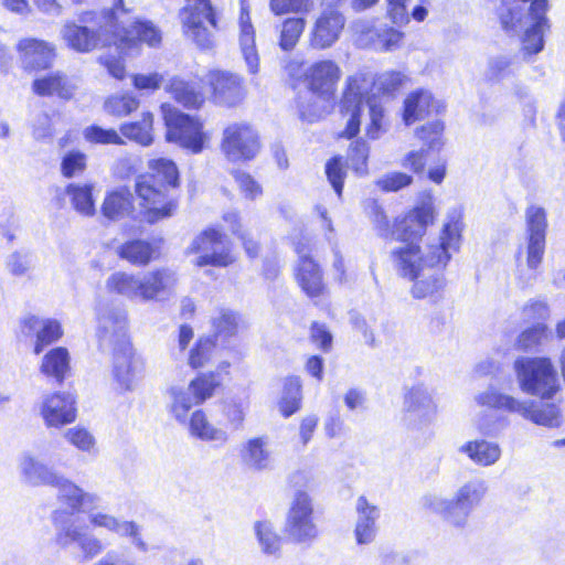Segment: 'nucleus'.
<instances>
[{
  "label": "nucleus",
  "instance_id": "052dcab7",
  "mask_svg": "<svg viewBox=\"0 0 565 565\" xmlns=\"http://www.w3.org/2000/svg\"><path fill=\"white\" fill-rule=\"evenodd\" d=\"M550 30H543V28H534L526 25L522 44L525 54L534 55L543 51L544 49V36Z\"/></svg>",
  "mask_w": 565,
  "mask_h": 565
},
{
  "label": "nucleus",
  "instance_id": "c03bdc74",
  "mask_svg": "<svg viewBox=\"0 0 565 565\" xmlns=\"http://www.w3.org/2000/svg\"><path fill=\"white\" fill-rule=\"evenodd\" d=\"M140 100L132 93H117L104 102V110L114 117L122 118L138 109Z\"/></svg>",
  "mask_w": 565,
  "mask_h": 565
},
{
  "label": "nucleus",
  "instance_id": "a18cd8bd",
  "mask_svg": "<svg viewBox=\"0 0 565 565\" xmlns=\"http://www.w3.org/2000/svg\"><path fill=\"white\" fill-rule=\"evenodd\" d=\"M279 411L285 417L295 414L301 405V381L298 376H289L284 382Z\"/></svg>",
  "mask_w": 565,
  "mask_h": 565
},
{
  "label": "nucleus",
  "instance_id": "de8ad7c7",
  "mask_svg": "<svg viewBox=\"0 0 565 565\" xmlns=\"http://www.w3.org/2000/svg\"><path fill=\"white\" fill-rule=\"evenodd\" d=\"M65 440L78 451L95 456L98 452L97 440L92 431L83 426H74L64 433Z\"/></svg>",
  "mask_w": 565,
  "mask_h": 565
},
{
  "label": "nucleus",
  "instance_id": "39448f33",
  "mask_svg": "<svg viewBox=\"0 0 565 565\" xmlns=\"http://www.w3.org/2000/svg\"><path fill=\"white\" fill-rule=\"evenodd\" d=\"M487 492V481L475 477L460 484L451 499L428 493L423 498V505L440 516L447 525L463 530L469 525L472 511L481 505Z\"/></svg>",
  "mask_w": 565,
  "mask_h": 565
},
{
  "label": "nucleus",
  "instance_id": "4be33fe9",
  "mask_svg": "<svg viewBox=\"0 0 565 565\" xmlns=\"http://www.w3.org/2000/svg\"><path fill=\"white\" fill-rule=\"evenodd\" d=\"M201 82L211 87L216 104L234 106L245 97L243 81L238 75L210 71Z\"/></svg>",
  "mask_w": 565,
  "mask_h": 565
},
{
  "label": "nucleus",
  "instance_id": "7c9ffc66",
  "mask_svg": "<svg viewBox=\"0 0 565 565\" xmlns=\"http://www.w3.org/2000/svg\"><path fill=\"white\" fill-rule=\"evenodd\" d=\"M182 425L186 426L191 437L204 443L225 445L230 440L227 430L214 425L203 409H196L188 415L185 424Z\"/></svg>",
  "mask_w": 565,
  "mask_h": 565
},
{
  "label": "nucleus",
  "instance_id": "2eb2a0df",
  "mask_svg": "<svg viewBox=\"0 0 565 565\" xmlns=\"http://www.w3.org/2000/svg\"><path fill=\"white\" fill-rule=\"evenodd\" d=\"M285 534L290 541L306 545H310L319 536L312 499L305 491H297L290 503L285 522Z\"/></svg>",
  "mask_w": 565,
  "mask_h": 565
},
{
  "label": "nucleus",
  "instance_id": "f03ea898",
  "mask_svg": "<svg viewBox=\"0 0 565 565\" xmlns=\"http://www.w3.org/2000/svg\"><path fill=\"white\" fill-rule=\"evenodd\" d=\"M462 231V210L455 206L446 213L438 236L428 237L424 245L408 242L393 249V267L399 277L414 282L411 295L415 299L437 301L441 297L445 288L443 270L452 254L459 252Z\"/></svg>",
  "mask_w": 565,
  "mask_h": 565
},
{
  "label": "nucleus",
  "instance_id": "864d4df0",
  "mask_svg": "<svg viewBox=\"0 0 565 565\" xmlns=\"http://www.w3.org/2000/svg\"><path fill=\"white\" fill-rule=\"evenodd\" d=\"M369 152L370 147L363 139H356L349 149L348 164L360 175L367 173Z\"/></svg>",
  "mask_w": 565,
  "mask_h": 565
},
{
  "label": "nucleus",
  "instance_id": "f257e3e1",
  "mask_svg": "<svg viewBox=\"0 0 565 565\" xmlns=\"http://www.w3.org/2000/svg\"><path fill=\"white\" fill-rule=\"evenodd\" d=\"M51 487L56 489L57 502L67 510H56L52 514L55 541L61 547L76 544L85 559L99 556L107 544L89 530L92 526L129 539L140 553L150 551V545L142 536L141 525L99 509L103 499L98 493L85 491L62 473H58Z\"/></svg>",
  "mask_w": 565,
  "mask_h": 565
},
{
  "label": "nucleus",
  "instance_id": "473e14b6",
  "mask_svg": "<svg viewBox=\"0 0 565 565\" xmlns=\"http://www.w3.org/2000/svg\"><path fill=\"white\" fill-rule=\"evenodd\" d=\"M22 332L26 335L36 334L34 352L41 353L42 350L57 341L62 334V328L58 321L53 319H41L36 316H26L22 320Z\"/></svg>",
  "mask_w": 565,
  "mask_h": 565
},
{
  "label": "nucleus",
  "instance_id": "9d476101",
  "mask_svg": "<svg viewBox=\"0 0 565 565\" xmlns=\"http://www.w3.org/2000/svg\"><path fill=\"white\" fill-rule=\"evenodd\" d=\"M114 45L122 53H137L141 44L150 47L161 44L162 32L153 22L128 17L124 7L114 11Z\"/></svg>",
  "mask_w": 565,
  "mask_h": 565
},
{
  "label": "nucleus",
  "instance_id": "4468645a",
  "mask_svg": "<svg viewBox=\"0 0 565 565\" xmlns=\"http://www.w3.org/2000/svg\"><path fill=\"white\" fill-rule=\"evenodd\" d=\"M96 335L103 347L120 349L131 345L128 335V316L125 308L115 303L100 301L95 308Z\"/></svg>",
  "mask_w": 565,
  "mask_h": 565
},
{
  "label": "nucleus",
  "instance_id": "3c124183",
  "mask_svg": "<svg viewBox=\"0 0 565 565\" xmlns=\"http://www.w3.org/2000/svg\"><path fill=\"white\" fill-rule=\"evenodd\" d=\"M527 237L545 238L547 228L546 211L540 205H530L525 211Z\"/></svg>",
  "mask_w": 565,
  "mask_h": 565
},
{
  "label": "nucleus",
  "instance_id": "dca6fc26",
  "mask_svg": "<svg viewBox=\"0 0 565 565\" xmlns=\"http://www.w3.org/2000/svg\"><path fill=\"white\" fill-rule=\"evenodd\" d=\"M188 254H196L195 265L199 267H227L235 262L225 235L215 228H207L193 238L186 248Z\"/></svg>",
  "mask_w": 565,
  "mask_h": 565
},
{
  "label": "nucleus",
  "instance_id": "f3484780",
  "mask_svg": "<svg viewBox=\"0 0 565 565\" xmlns=\"http://www.w3.org/2000/svg\"><path fill=\"white\" fill-rule=\"evenodd\" d=\"M222 150L231 161L255 158L260 145L257 131L247 122H232L223 131Z\"/></svg>",
  "mask_w": 565,
  "mask_h": 565
},
{
  "label": "nucleus",
  "instance_id": "f8f14e48",
  "mask_svg": "<svg viewBox=\"0 0 565 565\" xmlns=\"http://www.w3.org/2000/svg\"><path fill=\"white\" fill-rule=\"evenodd\" d=\"M218 384L213 373H203L192 380L188 386L171 385L167 390L169 414L177 423L185 424L192 407L202 405L211 398Z\"/></svg>",
  "mask_w": 565,
  "mask_h": 565
},
{
  "label": "nucleus",
  "instance_id": "bb28decb",
  "mask_svg": "<svg viewBox=\"0 0 565 565\" xmlns=\"http://www.w3.org/2000/svg\"><path fill=\"white\" fill-rule=\"evenodd\" d=\"M299 262L296 267V279L302 291L311 299L324 295L326 286L322 279V271L319 265L306 254L305 248L296 246Z\"/></svg>",
  "mask_w": 565,
  "mask_h": 565
},
{
  "label": "nucleus",
  "instance_id": "680f3d73",
  "mask_svg": "<svg viewBox=\"0 0 565 565\" xmlns=\"http://www.w3.org/2000/svg\"><path fill=\"white\" fill-rule=\"evenodd\" d=\"M269 6L276 15L308 13L313 7V0H270Z\"/></svg>",
  "mask_w": 565,
  "mask_h": 565
},
{
  "label": "nucleus",
  "instance_id": "79ce46f5",
  "mask_svg": "<svg viewBox=\"0 0 565 565\" xmlns=\"http://www.w3.org/2000/svg\"><path fill=\"white\" fill-rule=\"evenodd\" d=\"M70 361L67 349L62 347L54 348L43 356L40 371L45 376L62 383L71 369Z\"/></svg>",
  "mask_w": 565,
  "mask_h": 565
},
{
  "label": "nucleus",
  "instance_id": "6ab92c4d",
  "mask_svg": "<svg viewBox=\"0 0 565 565\" xmlns=\"http://www.w3.org/2000/svg\"><path fill=\"white\" fill-rule=\"evenodd\" d=\"M404 412L409 425L420 429L433 424L438 414L435 392L418 384L411 387L404 396Z\"/></svg>",
  "mask_w": 565,
  "mask_h": 565
},
{
  "label": "nucleus",
  "instance_id": "8fccbe9b",
  "mask_svg": "<svg viewBox=\"0 0 565 565\" xmlns=\"http://www.w3.org/2000/svg\"><path fill=\"white\" fill-rule=\"evenodd\" d=\"M332 102H326L323 97L310 92L306 102H299V115L303 120L313 122L328 114Z\"/></svg>",
  "mask_w": 565,
  "mask_h": 565
},
{
  "label": "nucleus",
  "instance_id": "ddd939ff",
  "mask_svg": "<svg viewBox=\"0 0 565 565\" xmlns=\"http://www.w3.org/2000/svg\"><path fill=\"white\" fill-rule=\"evenodd\" d=\"M161 111L167 127V140L191 153H201L210 140V135L203 130L202 121L169 104H162Z\"/></svg>",
  "mask_w": 565,
  "mask_h": 565
},
{
  "label": "nucleus",
  "instance_id": "0eeeda50",
  "mask_svg": "<svg viewBox=\"0 0 565 565\" xmlns=\"http://www.w3.org/2000/svg\"><path fill=\"white\" fill-rule=\"evenodd\" d=\"M114 11L100 14L85 13L81 18L84 25L65 22L61 34L71 49L88 53L98 46L114 45Z\"/></svg>",
  "mask_w": 565,
  "mask_h": 565
},
{
  "label": "nucleus",
  "instance_id": "e433bc0d",
  "mask_svg": "<svg viewBox=\"0 0 565 565\" xmlns=\"http://www.w3.org/2000/svg\"><path fill=\"white\" fill-rule=\"evenodd\" d=\"M76 89L77 84L60 73L51 74L33 82V90L40 96L57 95L61 98L70 99Z\"/></svg>",
  "mask_w": 565,
  "mask_h": 565
},
{
  "label": "nucleus",
  "instance_id": "37998d69",
  "mask_svg": "<svg viewBox=\"0 0 565 565\" xmlns=\"http://www.w3.org/2000/svg\"><path fill=\"white\" fill-rule=\"evenodd\" d=\"M93 190L92 183H71L65 189L72 207L84 217H92L96 213Z\"/></svg>",
  "mask_w": 565,
  "mask_h": 565
},
{
  "label": "nucleus",
  "instance_id": "c9c22d12",
  "mask_svg": "<svg viewBox=\"0 0 565 565\" xmlns=\"http://www.w3.org/2000/svg\"><path fill=\"white\" fill-rule=\"evenodd\" d=\"M106 289L131 301H141V274L113 273L105 282Z\"/></svg>",
  "mask_w": 565,
  "mask_h": 565
},
{
  "label": "nucleus",
  "instance_id": "a19ab883",
  "mask_svg": "<svg viewBox=\"0 0 565 565\" xmlns=\"http://www.w3.org/2000/svg\"><path fill=\"white\" fill-rule=\"evenodd\" d=\"M132 209V196L127 188L108 192L102 204L103 215L110 221L124 218Z\"/></svg>",
  "mask_w": 565,
  "mask_h": 565
},
{
  "label": "nucleus",
  "instance_id": "e2e57ef3",
  "mask_svg": "<svg viewBox=\"0 0 565 565\" xmlns=\"http://www.w3.org/2000/svg\"><path fill=\"white\" fill-rule=\"evenodd\" d=\"M508 425V420L503 416H498L488 413H481L476 418V426L478 430L486 436H495Z\"/></svg>",
  "mask_w": 565,
  "mask_h": 565
},
{
  "label": "nucleus",
  "instance_id": "09e8293b",
  "mask_svg": "<svg viewBox=\"0 0 565 565\" xmlns=\"http://www.w3.org/2000/svg\"><path fill=\"white\" fill-rule=\"evenodd\" d=\"M254 531L262 552L276 556L280 551L281 539L274 525L269 521H258L254 524Z\"/></svg>",
  "mask_w": 565,
  "mask_h": 565
},
{
  "label": "nucleus",
  "instance_id": "774afa93",
  "mask_svg": "<svg viewBox=\"0 0 565 565\" xmlns=\"http://www.w3.org/2000/svg\"><path fill=\"white\" fill-rule=\"evenodd\" d=\"M326 173L332 188L340 196L343 189L344 170L340 158H333L327 162Z\"/></svg>",
  "mask_w": 565,
  "mask_h": 565
},
{
  "label": "nucleus",
  "instance_id": "bf43d9fd",
  "mask_svg": "<svg viewBox=\"0 0 565 565\" xmlns=\"http://www.w3.org/2000/svg\"><path fill=\"white\" fill-rule=\"evenodd\" d=\"M548 9V0H532L527 11V25L550 30L551 22L547 18Z\"/></svg>",
  "mask_w": 565,
  "mask_h": 565
},
{
  "label": "nucleus",
  "instance_id": "4c0bfd02",
  "mask_svg": "<svg viewBox=\"0 0 565 565\" xmlns=\"http://www.w3.org/2000/svg\"><path fill=\"white\" fill-rule=\"evenodd\" d=\"M117 255L135 266H146L158 255V247L145 239H131L117 248Z\"/></svg>",
  "mask_w": 565,
  "mask_h": 565
},
{
  "label": "nucleus",
  "instance_id": "cd10ccee",
  "mask_svg": "<svg viewBox=\"0 0 565 565\" xmlns=\"http://www.w3.org/2000/svg\"><path fill=\"white\" fill-rule=\"evenodd\" d=\"M17 51L23 67L31 71L50 67L55 57L53 44L34 38L21 39Z\"/></svg>",
  "mask_w": 565,
  "mask_h": 565
},
{
  "label": "nucleus",
  "instance_id": "423d86ee",
  "mask_svg": "<svg viewBox=\"0 0 565 565\" xmlns=\"http://www.w3.org/2000/svg\"><path fill=\"white\" fill-rule=\"evenodd\" d=\"M437 213L434 195L430 192H424L412 210L395 220L392 231H390L387 216L379 207L375 209L374 223L382 236L392 235L401 243H420L428 226L434 224Z\"/></svg>",
  "mask_w": 565,
  "mask_h": 565
},
{
  "label": "nucleus",
  "instance_id": "58836bf2",
  "mask_svg": "<svg viewBox=\"0 0 565 565\" xmlns=\"http://www.w3.org/2000/svg\"><path fill=\"white\" fill-rule=\"evenodd\" d=\"M166 89L184 107L199 108L204 103L205 95L199 83L185 82L174 77L170 81Z\"/></svg>",
  "mask_w": 565,
  "mask_h": 565
},
{
  "label": "nucleus",
  "instance_id": "a878e982",
  "mask_svg": "<svg viewBox=\"0 0 565 565\" xmlns=\"http://www.w3.org/2000/svg\"><path fill=\"white\" fill-rule=\"evenodd\" d=\"M310 90L323 97L326 102H332L341 77V70L337 63L330 60L320 61L310 66L307 73Z\"/></svg>",
  "mask_w": 565,
  "mask_h": 565
},
{
  "label": "nucleus",
  "instance_id": "9b49d317",
  "mask_svg": "<svg viewBox=\"0 0 565 565\" xmlns=\"http://www.w3.org/2000/svg\"><path fill=\"white\" fill-rule=\"evenodd\" d=\"M183 35L198 47L207 50L214 46L213 30H218L216 12L211 0H186L179 11Z\"/></svg>",
  "mask_w": 565,
  "mask_h": 565
},
{
  "label": "nucleus",
  "instance_id": "69168bd1",
  "mask_svg": "<svg viewBox=\"0 0 565 565\" xmlns=\"http://www.w3.org/2000/svg\"><path fill=\"white\" fill-rule=\"evenodd\" d=\"M61 167L64 177H75L85 170L86 156L79 151H71L64 156Z\"/></svg>",
  "mask_w": 565,
  "mask_h": 565
},
{
  "label": "nucleus",
  "instance_id": "6e6d98bb",
  "mask_svg": "<svg viewBox=\"0 0 565 565\" xmlns=\"http://www.w3.org/2000/svg\"><path fill=\"white\" fill-rule=\"evenodd\" d=\"M548 329L543 323H537L532 328L524 330L516 340V347L520 350H532L547 339Z\"/></svg>",
  "mask_w": 565,
  "mask_h": 565
},
{
  "label": "nucleus",
  "instance_id": "b1692460",
  "mask_svg": "<svg viewBox=\"0 0 565 565\" xmlns=\"http://www.w3.org/2000/svg\"><path fill=\"white\" fill-rule=\"evenodd\" d=\"M17 471L20 481L29 487H51L60 473L30 451H24L19 455L17 459Z\"/></svg>",
  "mask_w": 565,
  "mask_h": 565
},
{
  "label": "nucleus",
  "instance_id": "49530a36",
  "mask_svg": "<svg viewBox=\"0 0 565 565\" xmlns=\"http://www.w3.org/2000/svg\"><path fill=\"white\" fill-rule=\"evenodd\" d=\"M211 322L217 337L228 338L237 333L243 321L238 313L227 308H220L212 316Z\"/></svg>",
  "mask_w": 565,
  "mask_h": 565
},
{
  "label": "nucleus",
  "instance_id": "a211bd4d",
  "mask_svg": "<svg viewBox=\"0 0 565 565\" xmlns=\"http://www.w3.org/2000/svg\"><path fill=\"white\" fill-rule=\"evenodd\" d=\"M145 360L132 344L113 351V379L120 392L135 391L145 376Z\"/></svg>",
  "mask_w": 565,
  "mask_h": 565
},
{
  "label": "nucleus",
  "instance_id": "5701e85b",
  "mask_svg": "<svg viewBox=\"0 0 565 565\" xmlns=\"http://www.w3.org/2000/svg\"><path fill=\"white\" fill-rule=\"evenodd\" d=\"M177 282V274L169 268L141 274V301L168 300L173 296Z\"/></svg>",
  "mask_w": 565,
  "mask_h": 565
},
{
  "label": "nucleus",
  "instance_id": "c756f323",
  "mask_svg": "<svg viewBox=\"0 0 565 565\" xmlns=\"http://www.w3.org/2000/svg\"><path fill=\"white\" fill-rule=\"evenodd\" d=\"M239 458L243 466L253 472H263L273 468L274 458L267 436L253 437L242 444Z\"/></svg>",
  "mask_w": 565,
  "mask_h": 565
},
{
  "label": "nucleus",
  "instance_id": "c85d7f7f",
  "mask_svg": "<svg viewBox=\"0 0 565 565\" xmlns=\"http://www.w3.org/2000/svg\"><path fill=\"white\" fill-rule=\"evenodd\" d=\"M238 30L239 49L247 71L249 74H257L259 71V55L256 47L255 29L250 20L247 0H241Z\"/></svg>",
  "mask_w": 565,
  "mask_h": 565
},
{
  "label": "nucleus",
  "instance_id": "4d7b16f0",
  "mask_svg": "<svg viewBox=\"0 0 565 565\" xmlns=\"http://www.w3.org/2000/svg\"><path fill=\"white\" fill-rule=\"evenodd\" d=\"M84 137L88 142L100 145H125L124 138L115 129H104L93 125L84 130Z\"/></svg>",
  "mask_w": 565,
  "mask_h": 565
},
{
  "label": "nucleus",
  "instance_id": "7ed1b4c3",
  "mask_svg": "<svg viewBox=\"0 0 565 565\" xmlns=\"http://www.w3.org/2000/svg\"><path fill=\"white\" fill-rule=\"evenodd\" d=\"M407 81L402 72L387 71L375 79L371 73L358 72L347 78L345 88L340 100V115L343 122L342 137L351 139L360 132L361 117L367 108L369 122L365 135L371 140H377L387 130L385 111L381 100L370 96V92L377 86L384 94L397 90Z\"/></svg>",
  "mask_w": 565,
  "mask_h": 565
},
{
  "label": "nucleus",
  "instance_id": "338daca9",
  "mask_svg": "<svg viewBox=\"0 0 565 565\" xmlns=\"http://www.w3.org/2000/svg\"><path fill=\"white\" fill-rule=\"evenodd\" d=\"M413 181V178L403 172H391L376 181V184L386 192H395L403 188L408 186Z\"/></svg>",
  "mask_w": 565,
  "mask_h": 565
},
{
  "label": "nucleus",
  "instance_id": "f704fd0d",
  "mask_svg": "<svg viewBox=\"0 0 565 565\" xmlns=\"http://www.w3.org/2000/svg\"><path fill=\"white\" fill-rule=\"evenodd\" d=\"M458 452L467 456L470 461L481 467L492 466L501 457L500 446L486 439L466 441L458 447Z\"/></svg>",
  "mask_w": 565,
  "mask_h": 565
},
{
  "label": "nucleus",
  "instance_id": "393cba45",
  "mask_svg": "<svg viewBox=\"0 0 565 565\" xmlns=\"http://www.w3.org/2000/svg\"><path fill=\"white\" fill-rule=\"evenodd\" d=\"M345 18L337 10L329 9L321 12L310 33V44L315 49L331 47L341 35Z\"/></svg>",
  "mask_w": 565,
  "mask_h": 565
},
{
  "label": "nucleus",
  "instance_id": "ea45409f",
  "mask_svg": "<svg viewBox=\"0 0 565 565\" xmlns=\"http://www.w3.org/2000/svg\"><path fill=\"white\" fill-rule=\"evenodd\" d=\"M120 136L142 147H149L153 142V115L143 111L141 119L127 121L119 127Z\"/></svg>",
  "mask_w": 565,
  "mask_h": 565
},
{
  "label": "nucleus",
  "instance_id": "6e6552de",
  "mask_svg": "<svg viewBox=\"0 0 565 565\" xmlns=\"http://www.w3.org/2000/svg\"><path fill=\"white\" fill-rule=\"evenodd\" d=\"M475 402L482 407L520 414L523 418L536 425L558 427L561 424L559 412L556 405H537L531 401H520L511 395L497 391L492 386L478 393L475 396Z\"/></svg>",
  "mask_w": 565,
  "mask_h": 565
},
{
  "label": "nucleus",
  "instance_id": "1a4fd4ad",
  "mask_svg": "<svg viewBox=\"0 0 565 565\" xmlns=\"http://www.w3.org/2000/svg\"><path fill=\"white\" fill-rule=\"evenodd\" d=\"M520 388L543 399L552 398L559 388L557 372L548 358L521 356L514 362Z\"/></svg>",
  "mask_w": 565,
  "mask_h": 565
},
{
  "label": "nucleus",
  "instance_id": "aec40b11",
  "mask_svg": "<svg viewBox=\"0 0 565 565\" xmlns=\"http://www.w3.org/2000/svg\"><path fill=\"white\" fill-rule=\"evenodd\" d=\"M358 43L380 52H391L399 47L404 33L387 26H376L372 20H358L353 23Z\"/></svg>",
  "mask_w": 565,
  "mask_h": 565
},
{
  "label": "nucleus",
  "instance_id": "603ef678",
  "mask_svg": "<svg viewBox=\"0 0 565 565\" xmlns=\"http://www.w3.org/2000/svg\"><path fill=\"white\" fill-rule=\"evenodd\" d=\"M306 26L303 18L286 19L280 31L279 45L284 51L292 50Z\"/></svg>",
  "mask_w": 565,
  "mask_h": 565
},
{
  "label": "nucleus",
  "instance_id": "2f4dec72",
  "mask_svg": "<svg viewBox=\"0 0 565 565\" xmlns=\"http://www.w3.org/2000/svg\"><path fill=\"white\" fill-rule=\"evenodd\" d=\"M356 522L354 535L360 545L370 544L374 541L377 532L376 521L380 518V510L371 504L365 497L358 498L355 503Z\"/></svg>",
  "mask_w": 565,
  "mask_h": 565
},
{
  "label": "nucleus",
  "instance_id": "20e7f679",
  "mask_svg": "<svg viewBox=\"0 0 565 565\" xmlns=\"http://www.w3.org/2000/svg\"><path fill=\"white\" fill-rule=\"evenodd\" d=\"M151 173L137 179L135 190L139 199L142 220L153 224L173 215L177 202L170 198L169 189L179 184L175 163L166 158L149 162Z\"/></svg>",
  "mask_w": 565,
  "mask_h": 565
},
{
  "label": "nucleus",
  "instance_id": "412c9836",
  "mask_svg": "<svg viewBox=\"0 0 565 565\" xmlns=\"http://www.w3.org/2000/svg\"><path fill=\"white\" fill-rule=\"evenodd\" d=\"M40 415L49 428H60L75 422L76 402L70 393L45 395L40 405Z\"/></svg>",
  "mask_w": 565,
  "mask_h": 565
},
{
  "label": "nucleus",
  "instance_id": "13d9d810",
  "mask_svg": "<svg viewBox=\"0 0 565 565\" xmlns=\"http://www.w3.org/2000/svg\"><path fill=\"white\" fill-rule=\"evenodd\" d=\"M444 124L440 120H434L422 126L417 130V137L424 141L429 149L439 150L443 146Z\"/></svg>",
  "mask_w": 565,
  "mask_h": 565
},
{
  "label": "nucleus",
  "instance_id": "0e129e2a",
  "mask_svg": "<svg viewBox=\"0 0 565 565\" xmlns=\"http://www.w3.org/2000/svg\"><path fill=\"white\" fill-rule=\"evenodd\" d=\"M214 343L210 339H200L191 350L189 364L193 369L203 367L212 358Z\"/></svg>",
  "mask_w": 565,
  "mask_h": 565
},
{
  "label": "nucleus",
  "instance_id": "72a5a7b5",
  "mask_svg": "<svg viewBox=\"0 0 565 565\" xmlns=\"http://www.w3.org/2000/svg\"><path fill=\"white\" fill-rule=\"evenodd\" d=\"M439 104L433 98L430 92L417 89L412 92L404 100L403 120L406 125L425 118L433 111H438Z\"/></svg>",
  "mask_w": 565,
  "mask_h": 565
},
{
  "label": "nucleus",
  "instance_id": "5fc2aeb1",
  "mask_svg": "<svg viewBox=\"0 0 565 565\" xmlns=\"http://www.w3.org/2000/svg\"><path fill=\"white\" fill-rule=\"evenodd\" d=\"M248 411V402L243 399H232L224 404L223 415L226 424L233 430H239L244 426L245 417Z\"/></svg>",
  "mask_w": 565,
  "mask_h": 565
}]
</instances>
